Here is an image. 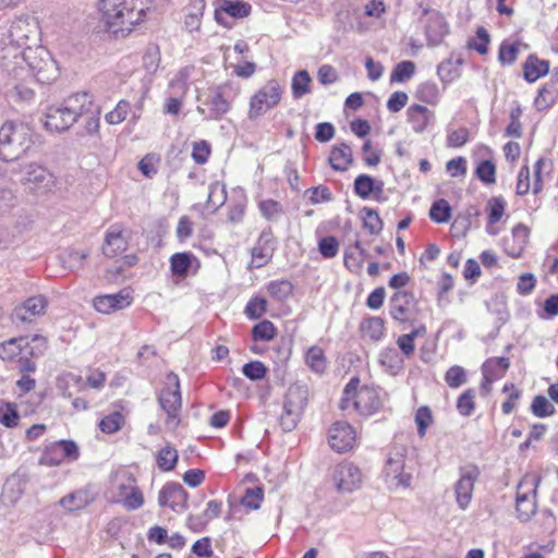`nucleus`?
Listing matches in <instances>:
<instances>
[{"label": "nucleus", "instance_id": "obj_1", "mask_svg": "<svg viewBox=\"0 0 558 558\" xmlns=\"http://www.w3.org/2000/svg\"><path fill=\"white\" fill-rule=\"evenodd\" d=\"M20 24L11 27V39L0 47V66L16 83L14 88L32 83L50 84L58 77V68L49 51L43 46L23 48L16 32Z\"/></svg>", "mask_w": 558, "mask_h": 558}, {"label": "nucleus", "instance_id": "obj_2", "mask_svg": "<svg viewBox=\"0 0 558 558\" xmlns=\"http://www.w3.org/2000/svg\"><path fill=\"white\" fill-rule=\"evenodd\" d=\"M99 24L114 39L129 37L147 17L145 0H98Z\"/></svg>", "mask_w": 558, "mask_h": 558}, {"label": "nucleus", "instance_id": "obj_3", "mask_svg": "<svg viewBox=\"0 0 558 558\" xmlns=\"http://www.w3.org/2000/svg\"><path fill=\"white\" fill-rule=\"evenodd\" d=\"M384 399L373 385L363 384L360 377H352L342 390L339 409L360 417H371L381 411Z\"/></svg>", "mask_w": 558, "mask_h": 558}, {"label": "nucleus", "instance_id": "obj_4", "mask_svg": "<svg viewBox=\"0 0 558 558\" xmlns=\"http://www.w3.org/2000/svg\"><path fill=\"white\" fill-rule=\"evenodd\" d=\"M108 500L120 505L126 511H135L145 505V496L137 477L128 469H119L110 476Z\"/></svg>", "mask_w": 558, "mask_h": 558}, {"label": "nucleus", "instance_id": "obj_5", "mask_svg": "<svg viewBox=\"0 0 558 558\" xmlns=\"http://www.w3.org/2000/svg\"><path fill=\"white\" fill-rule=\"evenodd\" d=\"M33 143V131L25 123L5 122L0 128V158L4 161L17 159Z\"/></svg>", "mask_w": 558, "mask_h": 558}, {"label": "nucleus", "instance_id": "obj_6", "mask_svg": "<svg viewBox=\"0 0 558 558\" xmlns=\"http://www.w3.org/2000/svg\"><path fill=\"white\" fill-rule=\"evenodd\" d=\"M283 87L276 78L268 80L250 97L247 118L252 121L265 116L280 105Z\"/></svg>", "mask_w": 558, "mask_h": 558}, {"label": "nucleus", "instance_id": "obj_7", "mask_svg": "<svg viewBox=\"0 0 558 558\" xmlns=\"http://www.w3.org/2000/svg\"><path fill=\"white\" fill-rule=\"evenodd\" d=\"M420 301L412 291H396L389 299V315L399 325L413 326L420 322Z\"/></svg>", "mask_w": 558, "mask_h": 558}, {"label": "nucleus", "instance_id": "obj_8", "mask_svg": "<svg viewBox=\"0 0 558 558\" xmlns=\"http://www.w3.org/2000/svg\"><path fill=\"white\" fill-rule=\"evenodd\" d=\"M28 355H33V350L25 337L12 338L0 343V359L16 362L21 373H32L36 369Z\"/></svg>", "mask_w": 558, "mask_h": 558}, {"label": "nucleus", "instance_id": "obj_9", "mask_svg": "<svg viewBox=\"0 0 558 558\" xmlns=\"http://www.w3.org/2000/svg\"><path fill=\"white\" fill-rule=\"evenodd\" d=\"M159 403L167 413V425L175 428L180 422L179 415L182 405L178 375L169 373L166 376V386L159 395Z\"/></svg>", "mask_w": 558, "mask_h": 558}, {"label": "nucleus", "instance_id": "obj_10", "mask_svg": "<svg viewBox=\"0 0 558 558\" xmlns=\"http://www.w3.org/2000/svg\"><path fill=\"white\" fill-rule=\"evenodd\" d=\"M357 440L356 429L347 421H336L328 429V444L338 453L352 451Z\"/></svg>", "mask_w": 558, "mask_h": 558}, {"label": "nucleus", "instance_id": "obj_11", "mask_svg": "<svg viewBox=\"0 0 558 558\" xmlns=\"http://www.w3.org/2000/svg\"><path fill=\"white\" fill-rule=\"evenodd\" d=\"M78 457L80 450L73 440H59L45 447L39 458V464L57 466L65 460L74 461Z\"/></svg>", "mask_w": 558, "mask_h": 558}, {"label": "nucleus", "instance_id": "obj_12", "mask_svg": "<svg viewBox=\"0 0 558 558\" xmlns=\"http://www.w3.org/2000/svg\"><path fill=\"white\" fill-rule=\"evenodd\" d=\"M459 474V480L454 485L456 500L460 509L465 510L472 500L474 485L481 472L477 465L468 464L460 469Z\"/></svg>", "mask_w": 558, "mask_h": 558}, {"label": "nucleus", "instance_id": "obj_13", "mask_svg": "<svg viewBox=\"0 0 558 558\" xmlns=\"http://www.w3.org/2000/svg\"><path fill=\"white\" fill-rule=\"evenodd\" d=\"M404 456L399 452L388 457L384 468V480L390 489L410 487L412 476L404 472Z\"/></svg>", "mask_w": 558, "mask_h": 558}, {"label": "nucleus", "instance_id": "obj_14", "mask_svg": "<svg viewBox=\"0 0 558 558\" xmlns=\"http://www.w3.org/2000/svg\"><path fill=\"white\" fill-rule=\"evenodd\" d=\"M332 481L338 492L352 493L361 487L363 476L355 464L343 462L335 468Z\"/></svg>", "mask_w": 558, "mask_h": 558}, {"label": "nucleus", "instance_id": "obj_15", "mask_svg": "<svg viewBox=\"0 0 558 558\" xmlns=\"http://www.w3.org/2000/svg\"><path fill=\"white\" fill-rule=\"evenodd\" d=\"M187 492L181 484L174 482L165 484L158 494V505L175 513H182L187 509Z\"/></svg>", "mask_w": 558, "mask_h": 558}, {"label": "nucleus", "instance_id": "obj_16", "mask_svg": "<svg viewBox=\"0 0 558 558\" xmlns=\"http://www.w3.org/2000/svg\"><path fill=\"white\" fill-rule=\"evenodd\" d=\"M134 296L130 288H124L114 294H101L93 299V307L101 314H112L122 311L133 303Z\"/></svg>", "mask_w": 558, "mask_h": 558}, {"label": "nucleus", "instance_id": "obj_17", "mask_svg": "<svg viewBox=\"0 0 558 558\" xmlns=\"http://www.w3.org/2000/svg\"><path fill=\"white\" fill-rule=\"evenodd\" d=\"M510 367V361L508 357L498 356L487 359L481 367L482 379L481 390L484 395L490 393L493 384L505 377L507 371Z\"/></svg>", "mask_w": 558, "mask_h": 558}, {"label": "nucleus", "instance_id": "obj_18", "mask_svg": "<svg viewBox=\"0 0 558 558\" xmlns=\"http://www.w3.org/2000/svg\"><path fill=\"white\" fill-rule=\"evenodd\" d=\"M129 247V238L122 225L116 223L108 228L105 234L101 251L105 256L116 258Z\"/></svg>", "mask_w": 558, "mask_h": 558}, {"label": "nucleus", "instance_id": "obj_19", "mask_svg": "<svg viewBox=\"0 0 558 558\" xmlns=\"http://www.w3.org/2000/svg\"><path fill=\"white\" fill-rule=\"evenodd\" d=\"M425 35L429 46L439 45L449 33V26L444 15L438 11L424 9Z\"/></svg>", "mask_w": 558, "mask_h": 558}, {"label": "nucleus", "instance_id": "obj_20", "mask_svg": "<svg viewBox=\"0 0 558 558\" xmlns=\"http://www.w3.org/2000/svg\"><path fill=\"white\" fill-rule=\"evenodd\" d=\"M530 228L523 223L515 225L510 236H506L502 241L504 252L511 258H521L529 244Z\"/></svg>", "mask_w": 558, "mask_h": 558}, {"label": "nucleus", "instance_id": "obj_21", "mask_svg": "<svg viewBox=\"0 0 558 558\" xmlns=\"http://www.w3.org/2000/svg\"><path fill=\"white\" fill-rule=\"evenodd\" d=\"M307 404V390L299 385L289 387L284 401L283 412L287 416L291 417V423L294 426L300 415L303 413Z\"/></svg>", "mask_w": 558, "mask_h": 558}, {"label": "nucleus", "instance_id": "obj_22", "mask_svg": "<svg viewBox=\"0 0 558 558\" xmlns=\"http://www.w3.org/2000/svg\"><path fill=\"white\" fill-rule=\"evenodd\" d=\"M353 190L356 196L362 199L373 197L376 202H384V182L376 180L369 174H359L353 183Z\"/></svg>", "mask_w": 558, "mask_h": 558}, {"label": "nucleus", "instance_id": "obj_23", "mask_svg": "<svg viewBox=\"0 0 558 558\" xmlns=\"http://www.w3.org/2000/svg\"><path fill=\"white\" fill-rule=\"evenodd\" d=\"M507 202L502 196L490 197L485 207L486 211V232L490 235H497L499 228L497 225L506 217Z\"/></svg>", "mask_w": 558, "mask_h": 558}, {"label": "nucleus", "instance_id": "obj_24", "mask_svg": "<svg viewBox=\"0 0 558 558\" xmlns=\"http://www.w3.org/2000/svg\"><path fill=\"white\" fill-rule=\"evenodd\" d=\"M62 105L73 123H75L80 117L92 112L94 99L93 96L86 92L75 93L64 99Z\"/></svg>", "mask_w": 558, "mask_h": 558}, {"label": "nucleus", "instance_id": "obj_25", "mask_svg": "<svg viewBox=\"0 0 558 558\" xmlns=\"http://www.w3.org/2000/svg\"><path fill=\"white\" fill-rule=\"evenodd\" d=\"M434 120V112L423 105L413 104L407 109V121L414 133H424Z\"/></svg>", "mask_w": 558, "mask_h": 558}, {"label": "nucleus", "instance_id": "obj_26", "mask_svg": "<svg viewBox=\"0 0 558 558\" xmlns=\"http://www.w3.org/2000/svg\"><path fill=\"white\" fill-rule=\"evenodd\" d=\"M169 263L172 276L180 279H185L190 269L193 268L195 274L201 267L199 259L192 252L174 253L170 256Z\"/></svg>", "mask_w": 558, "mask_h": 558}, {"label": "nucleus", "instance_id": "obj_27", "mask_svg": "<svg viewBox=\"0 0 558 558\" xmlns=\"http://www.w3.org/2000/svg\"><path fill=\"white\" fill-rule=\"evenodd\" d=\"M214 4L217 21H220L222 15L244 19L252 12V5L244 0H216Z\"/></svg>", "mask_w": 558, "mask_h": 558}, {"label": "nucleus", "instance_id": "obj_28", "mask_svg": "<svg viewBox=\"0 0 558 558\" xmlns=\"http://www.w3.org/2000/svg\"><path fill=\"white\" fill-rule=\"evenodd\" d=\"M521 68L524 81L535 83L549 73L550 62L549 60L541 59L536 53H530Z\"/></svg>", "mask_w": 558, "mask_h": 558}, {"label": "nucleus", "instance_id": "obj_29", "mask_svg": "<svg viewBox=\"0 0 558 558\" xmlns=\"http://www.w3.org/2000/svg\"><path fill=\"white\" fill-rule=\"evenodd\" d=\"M44 124L50 132H63L74 123L64 110V106L61 104L47 107Z\"/></svg>", "mask_w": 558, "mask_h": 558}, {"label": "nucleus", "instance_id": "obj_30", "mask_svg": "<svg viewBox=\"0 0 558 558\" xmlns=\"http://www.w3.org/2000/svg\"><path fill=\"white\" fill-rule=\"evenodd\" d=\"M362 339L371 342H379L386 335V322L379 316L364 317L359 326Z\"/></svg>", "mask_w": 558, "mask_h": 558}, {"label": "nucleus", "instance_id": "obj_31", "mask_svg": "<svg viewBox=\"0 0 558 558\" xmlns=\"http://www.w3.org/2000/svg\"><path fill=\"white\" fill-rule=\"evenodd\" d=\"M353 160L352 147L347 143H340L331 147L328 163L335 171H347L352 166Z\"/></svg>", "mask_w": 558, "mask_h": 558}, {"label": "nucleus", "instance_id": "obj_32", "mask_svg": "<svg viewBox=\"0 0 558 558\" xmlns=\"http://www.w3.org/2000/svg\"><path fill=\"white\" fill-rule=\"evenodd\" d=\"M24 184H33L35 187H50L54 183L52 173L38 163H29L24 170Z\"/></svg>", "mask_w": 558, "mask_h": 558}, {"label": "nucleus", "instance_id": "obj_33", "mask_svg": "<svg viewBox=\"0 0 558 558\" xmlns=\"http://www.w3.org/2000/svg\"><path fill=\"white\" fill-rule=\"evenodd\" d=\"M47 300L43 295L28 298L14 311L16 318L21 322H31L34 317L46 312Z\"/></svg>", "mask_w": 558, "mask_h": 558}, {"label": "nucleus", "instance_id": "obj_34", "mask_svg": "<svg viewBox=\"0 0 558 558\" xmlns=\"http://www.w3.org/2000/svg\"><path fill=\"white\" fill-rule=\"evenodd\" d=\"M278 336V329L268 319H264L252 327L251 337L254 344L251 351L255 354H262L263 350L258 347L257 342H270Z\"/></svg>", "mask_w": 558, "mask_h": 558}, {"label": "nucleus", "instance_id": "obj_35", "mask_svg": "<svg viewBox=\"0 0 558 558\" xmlns=\"http://www.w3.org/2000/svg\"><path fill=\"white\" fill-rule=\"evenodd\" d=\"M558 102V86L554 80L543 84L533 100L537 111H546Z\"/></svg>", "mask_w": 558, "mask_h": 558}, {"label": "nucleus", "instance_id": "obj_36", "mask_svg": "<svg viewBox=\"0 0 558 558\" xmlns=\"http://www.w3.org/2000/svg\"><path fill=\"white\" fill-rule=\"evenodd\" d=\"M411 327L410 332L400 335L396 340L399 350L407 357L412 356L415 352V339L425 338L427 336V327L424 323H418Z\"/></svg>", "mask_w": 558, "mask_h": 558}, {"label": "nucleus", "instance_id": "obj_37", "mask_svg": "<svg viewBox=\"0 0 558 558\" xmlns=\"http://www.w3.org/2000/svg\"><path fill=\"white\" fill-rule=\"evenodd\" d=\"M275 252V242L268 236H259L256 245L252 250V258L256 267H263L272 257Z\"/></svg>", "mask_w": 558, "mask_h": 558}, {"label": "nucleus", "instance_id": "obj_38", "mask_svg": "<svg viewBox=\"0 0 558 558\" xmlns=\"http://www.w3.org/2000/svg\"><path fill=\"white\" fill-rule=\"evenodd\" d=\"M306 366L316 374H324L328 367L325 350L319 345H312L304 355Z\"/></svg>", "mask_w": 558, "mask_h": 558}, {"label": "nucleus", "instance_id": "obj_39", "mask_svg": "<svg viewBox=\"0 0 558 558\" xmlns=\"http://www.w3.org/2000/svg\"><path fill=\"white\" fill-rule=\"evenodd\" d=\"M527 47L526 44L520 40H504L498 49V61L501 65H512L517 61L521 49H526Z\"/></svg>", "mask_w": 558, "mask_h": 558}, {"label": "nucleus", "instance_id": "obj_40", "mask_svg": "<svg viewBox=\"0 0 558 558\" xmlns=\"http://www.w3.org/2000/svg\"><path fill=\"white\" fill-rule=\"evenodd\" d=\"M155 460L160 472H171L175 469L179 461L178 450L168 444L156 452Z\"/></svg>", "mask_w": 558, "mask_h": 558}, {"label": "nucleus", "instance_id": "obj_41", "mask_svg": "<svg viewBox=\"0 0 558 558\" xmlns=\"http://www.w3.org/2000/svg\"><path fill=\"white\" fill-rule=\"evenodd\" d=\"M362 227L371 235H378L384 229V221L378 210L371 207H363L360 210Z\"/></svg>", "mask_w": 558, "mask_h": 558}, {"label": "nucleus", "instance_id": "obj_42", "mask_svg": "<svg viewBox=\"0 0 558 558\" xmlns=\"http://www.w3.org/2000/svg\"><path fill=\"white\" fill-rule=\"evenodd\" d=\"M542 481L538 473L529 472L522 476L517 487V497L536 498L537 488Z\"/></svg>", "mask_w": 558, "mask_h": 558}, {"label": "nucleus", "instance_id": "obj_43", "mask_svg": "<svg viewBox=\"0 0 558 558\" xmlns=\"http://www.w3.org/2000/svg\"><path fill=\"white\" fill-rule=\"evenodd\" d=\"M93 498L86 490H76L61 498L60 505L69 511L84 509L92 502Z\"/></svg>", "mask_w": 558, "mask_h": 558}, {"label": "nucleus", "instance_id": "obj_44", "mask_svg": "<svg viewBox=\"0 0 558 558\" xmlns=\"http://www.w3.org/2000/svg\"><path fill=\"white\" fill-rule=\"evenodd\" d=\"M266 291L272 299L286 301L293 294L294 286L288 279H277L266 286Z\"/></svg>", "mask_w": 558, "mask_h": 558}, {"label": "nucleus", "instance_id": "obj_45", "mask_svg": "<svg viewBox=\"0 0 558 558\" xmlns=\"http://www.w3.org/2000/svg\"><path fill=\"white\" fill-rule=\"evenodd\" d=\"M312 77L306 70L294 73L291 81V93L294 99H300L311 93Z\"/></svg>", "mask_w": 558, "mask_h": 558}, {"label": "nucleus", "instance_id": "obj_46", "mask_svg": "<svg viewBox=\"0 0 558 558\" xmlns=\"http://www.w3.org/2000/svg\"><path fill=\"white\" fill-rule=\"evenodd\" d=\"M523 108L517 102L509 111V123L505 129V136L520 138L523 135L521 118Z\"/></svg>", "mask_w": 558, "mask_h": 558}, {"label": "nucleus", "instance_id": "obj_47", "mask_svg": "<svg viewBox=\"0 0 558 558\" xmlns=\"http://www.w3.org/2000/svg\"><path fill=\"white\" fill-rule=\"evenodd\" d=\"M125 425V416L122 412L116 411L105 415L98 423L99 429L104 434H114Z\"/></svg>", "mask_w": 558, "mask_h": 558}, {"label": "nucleus", "instance_id": "obj_48", "mask_svg": "<svg viewBox=\"0 0 558 558\" xmlns=\"http://www.w3.org/2000/svg\"><path fill=\"white\" fill-rule=\"evenodd\" d=\"M502 393L506 395V400L501 403V412L508 415L518 408L522 392L513 383H506L502 387Z\"/></svg>", "mask_w": 558, "mask_h": 558}, {"label": "nucleus", "instance_id": "obj_49", "mask_svg": "<svg viewBox=\"0 0 558 558\" xmlns=\"http://www.w3.org/2000/svg\"><path fill=\"white\" fill-rule=\"evenodd\" d=\"M210 106V119L219 120L231 109L230 101L225 97L221 87L215 93L209 100Z\"/></svg>", "mask_w": 558, "mask_h": 558}, {"label": "nucleus", "instance_id": "obj_50", "mask_svg": "<svg viewBox=\"0 0 558 558\" xmlns=\"http://www.w3.org/2000/svg\"><path fill=\"white\" fill-rule=\"evenodd\" d=\"M452 216V208L448 201L439 198L435 201L429 209V218L436 223H447Z\"/></svg>", "mask_w": 558, "mask_h": 558}, {"label": "nucleus", "instance_id": "obj_51", "mask_svg": "<svg viewBox=\"0 0 558 558\" xmlns=\"http://www.w3.org/2000/svg\"><path fill=\"white\" fill-rule=\"evenodd\" d=\"M414 422L416 424L418 437L424 438L428 427L432 426L435 422L430 408L427 405L417 408L414 414Z\"/></svg>", "mask_w": 558, "mask_h": 558}, {"label": "nucleus", "instance_id": "obj_52", "mask_svg": "<svg viewBox=\"0 0 558 558\" xmlns=\"http://www.w3.org/2000/svg\"><path fill=\"white\" fill-rule=\"evenodd\" d=\"M476 391L474 388H468L457 399V410L460 415L469 417L476 408L475 403Z\"/></svg>", "mask_w": 558, "mask_h": 558}, {"label": "nucleus", "instance_id": "obj_53", "mask_svg": "<svg viewBox=\"0 0 558 558\" xmlns=\"http://www.w3.org/2000/svg\"><path fill=\"white\" fill-rule=\"evenodd\" d=\"M20 414L14 402L0 403V424L7 428H14L19 425Z\"/></svg>", "mask_w": 558, "mask_h": 558}, {"label": "nucleus", "instance_id": "obj_54", "mask_svg": "<svg viewBox=\"0 0 558 558\" xmlns=\"http://www.w3.org/2000/svg\"><path fill=\"white\" fill-rule=\"evenodd\" d=\"M489 43L490 36L487 29L485 27H478L475 32V36L469 39L466 47L481 56H485L488 52Z\"/></svg>", "mask_w": 558, "mask_h": 558}, {"label": "nucleus", "instance_id": "obj_55", "mask_svg": "<svg viewBox=\"0 0 558 558\" xmlns=\"http://www.w3.org/2000/svg\"><path fill=\"white\" fill-rule=\"evenodd\" d=\"M476 178L486 185L496 183V165L492 160H482L475 167Z\"/></svg>", "mask_w": 558, "mask_h": 558}, {"label": "nucleus", "instance_id": "obj_56", "mask_svg": "<svg viewBox=\"0 0 558 558\" xmlns=\"http://www.w3.org/2000/svg\"><path fill=\"white\" fill-rule=\"evenodd\" d=\"M130 110H131L130 101H128L125 99H121L111 111L106 113L105 121L111 125L120 124L126 120V118L130 113Z\"/></svg>", "mask_w": 558, "mask_h": 558}, {"label": "nucleus", "instance_id": "obj_57", "mask_svg": "<svg viewBox=\"0 0 558 558\" xmlns=\"http://www.w3.org/2000/svg\"><path fill=\"white\" fill-rule=\"evenodd\" d=\"M415 72V63L407 60L399 62L390 74V83H403L410 80Z\"/></svg>", "mask_w": 558, "mask_h": 558}, {"label": "nucleus", "instance_id": "obj_58", "mask_svg": "<svg viewBox=\"0 0 558 558\" xmlns=\"http://www.w3.org/2000/svg\"><path fill=\"white\" fill-rule=\"evenodd\" d=\"M551 162L545 157H539L533 166V194L538 195L544 189V172L550 168Z\"/></svg>", "mask_w": 558, "mask_h": 558}, {"label": "nucleus", "instance_id": "obj_59", "mask_svg": "<svg viewBox=\"0 0 558 558\" xmlns=\"http://www.w3.org/2000/svg\"><path fill=\"white\" fill-rule=\"evenodd\" d=\"M268 308V302L263 296H253L245 305L244 314L250 319H258L264 316Z\"/></svg>", "mask_w": 558, "mask_h": 558}, {"label": "nucleus", "instance_id": "obj_60", "mask_svg": "<svg viewBox=\"0 0 558 558\" xmlns=\"http://www.w3.org/2000/svg\"><path fill=\"white\" fill-rule=\"evenodd\" d=\"M264 500V489L260 486L246 488L241 498V505L248 510H257Z\"/></svg>", "mask_w": 558, "mask_h": 558}, {"label": "nucleus", "instance_id": "obj_61", "mask_svg": "<svg viewBox=\"0 0 558 558\" xmlns=\"http://www.w3.org/2000/svg\"><path fill=\"white\" fill-rule=\"evenodd\" d=\"M258 209L262 216L269 221L278 219L283 214L281 204L272 198L260 201Z\"/></svg>", "mask_w": 558, "mask_h": 558}, {"label": "nucleus", "instance_id": "obj_62", "mask_svg": "<svg viewBox=\"0 0 558 558\" xmlns=\"http://www.w3.org/2000/svg\"><path fill=\"white\" fill-rule=\"evenodd\" d=\"M517 515L521 521L530 520L536 512V498L517 497Z\"/></svg>", "mask_w": 558, "mask_h": 558}, {"label": "nucleus", "instance_id": "obj_63", "mask_svg": "<svg viewBox=\"0 0 558 558\" xmlns=\"http://www.w3.org/2000/svg\"><path fill=\"white\" fill-rule=\"evenodd\" d=\"M533 192V183H531V170L527 165H523L517 175L515 194L525 196Z\"/></svg>", "mask_w": 558, "mask_h": 558}, {"label": "nucleus", "instance_id": "obj_64", "mask_svg": "<svg viewBox=\"0 0 558 558\" xmlns=\"http://www.w3.org/2000/svg\"><path fill=\"white\" fill-rule=\"evenodd\" d=\"M416 97L425 104L435 106L440 98L438 86L435 83H424L417 88Z\"/></svg>", "mask_w": 558, "mask_h": 558}]
</instances>
